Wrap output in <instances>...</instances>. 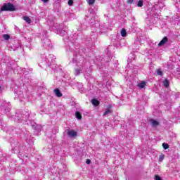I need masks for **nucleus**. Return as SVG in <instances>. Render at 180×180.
<instances>
[{"instance_id":"obj_14","label":"nucleus","mask_w":180,"mask_h":180,"mask_svg":"<svg viewBox=\"0 0 180 180\" xmlns=\"http://www.w3.org/2000/svg\"><path fill=\"white\" fill-rule=\"evenodd\" d=\"M54 92H55V95H56L58 98H61V96H63V94H61V91H60V89H55Z\"/></svg>"},{"instance_id":"obj_28","label":"nucleus","mask_w":180,"mask_h":180,"mask_svg":"<svg viewBox=\"0 0 180 180\" xmlns=\"http://www.w3.org/2000/svg\"><path fill=\"white\" fill-rule=\"evenodd\" d=\"M137 6H139V8H141V6H143V0L138 1Z\"/></svg>"},{"instance_id":"obj_10","label":"nucleus","mask_w":180,"mask_h":180,"mask_svg":"<svg viewBox=\"0 0 180 180\" xmlns=\"http://www.w3.org/2000/svg\"><path fill=\"white\" fill-rule=\"evenodd\" d=\"M57 34H60V36H65L67 34V32L65 30H61L60 28H56Z\"/></svg>"},{"instance_id":"obj_26","label":"nucleus","mask_w":180,"mask_h":180,"mask_svg":"<svg viewBox=\"0 0 180 180\" xmlns=\"http://www.w3.org/2000/svg\"><path fill=\"white\" fill-rule=\"evenodd\" d=\"M4 58H5L6 60H7L6 61L4 62V64H6H6H7V65H8V64L11 63V61L9 60V58H8V57H6V56H5Z\"/></svg>"},{"instance_id":"obj_22","label":"nucleus","mask_w":180,"mask_h":180,"mask_svg":"<svg viewBox=\"0 0 180 180\" xmlns=\"http://www.w3.org/2000/svg\"><path fill=\"white\" fill-rule=\"evenodd\" d=\"M96 32L97 33H103V27L101 26V27H99V28H96Z\"/></svg>"},{"instance_id":"obj_18","label":"nucleus","mask_w":180,"mask_h":180,"mask_svg":"<svg viewBox=\"0 0 180 180\" xmlns=\"http://www.w3.org/2000/svg\"><path fill=\"white\" fill-rule=\"evenodd\" d=\"M91 103L94 106H98L99 105V101L98 100H96V99L91 100Z\"/></svg>"},{"instance_id":"obj_6","label":"nucleus","mask_w":180,"mask_h":180,"mask_svg":"<svg viewBox=\"0 0 180 180\" xmlns=\"http://www.w3.org/2000/svg\"><path fill=\"white\" fill-rule=\"evenodd\" d=\"M1 11H8L9 12H13V11H15V6L11 3L4 4L1 8Z\"/></svg>"},{"instance_id":"obj_5","label":"nucleus","mask_w":180,"mask_h":180,"mask_svg":"<svg viewBox=\"0 0 180 180\" xmlns=\"http://www.w3.org/2000/svg\"><path fill=\"white\" fill-rule=\"evenodd\" d=\"M11 147L13 153H14L15 154L18 153V158H20V160H22V161H24V160H26V158H27V155H25V153H22V152H19L20 147L18 143H17L16 144L11 143Z\"/></svg>"},{"instance_id":"obj_16","label":"nucleus","mask_w":180,"mask_h":180,"mask_svg":"<svg viewBox=\"0 0 180 180\" xmlns=\"http://www.w3.org/2000/svg\"><path fill=\"white\" fill-rule=\"evenodd\" d=\"M137 86H139V88L141 89H143V88L146 86V82H141L139 84H138Z\"/></svg>"},{"instance_id":"obj_24","label":"nucleus","mask_w":180,"mask_h":180,"mask_svg":"<svg viewBox=\"0 0 180 180\" xmlns=\"http://www.w3.org/2000/svg\"><path fill=\"white\" fill-rule=\"evenodd\" d=\"M3 39H4V40H9V39H11V36L8 34H3Z\"/></svg>"},{"instance_id":"obj_35","label":"nucleus","mask_w":180,"mask_h":180,"mask_svg":"<svg viewBox=\"0 0 180 180\" xmlns=\"http://www.w3.org/2000/svg\"><path fill=\"white\" fill-rule=\"evenodd\" d=\"M86 162V164H91V160L87 159Z\"/></svg>"},{"instance_id":"obj_38","label":"nucleus","mask_w":180,"mask_h":180,"mask_svg":"<svg viewBox=\"0 0 180 180\" xmlns=\"http://www.w3.org/2000/svg\"><path fill=\"white\" fill-rule=\"evenodd\" d=\"M0 127L1 129H2V127H4V125H2V122L0 121Z\"/></svg>"},{"instance_id":"obj_17","label":"nucleus","mask_w":180,"mask_h":180,"mask_svg":"<svg viewBox=\"0 0 180 180\" xmlns=\"http://www.w3.org/2000/svg\"><path fill=\"white\" fill-rule=\"evenodd\" d=\"M121 36H122V37H126V36H127V32L124 28H122L121 30Z\"/></svg>"},{"instance_id":"obj_30","label":"nucleus","mask_w":180,"mask_h":180,"mask_svg":"<svg viewBox=\"0 0 180 180\" xmlns=\"http://www.w3.org/2000/svg\"><path fill=\"white\" fill-rule=\"evenodd\" d=\"M0 161L1 162H5V161H6V158H5V156L0 157Z\"/></svg>"},{"instance_id":"obj_36","label":"nucleus","mask_w":180,"mask_h":180,"mask_svg":"<svg viewBox=\"0 0 180 180\" xmlns=\"http://www.w3.org/2000/svg\"><path fill=\"white\" fill-rule=\"evenodd\" d=\"M18 98H23V94H20L19 96H18Z\"/></svg>"},{"instance_id":"obj_2","label":"nucleus","mask_w":180,"mask_h":180,"mask_svg":"<svg viewBox=\"0 0 180 180\" xmlns=\"http://www.w3.org/2000/svg\"><path fill=\"white\" fill-rule=\"evenodd\" d=\"M165 0H159L158 4L153 6L150 15L153 16V18H158V13H160L161 9L165 6V4H164V1Z\"/></svg>"},{"instance_id":"obj_29","label":"nucleus","mask_w":180,"mask_h":180,"mask_svg":"<svg viewBox=\"0 0 180 180\" xmlns=\"http://www.w3.org/2000/svg\"><path fill=\"white\" fill-rule=\"evenodd\" d=\"M138 0H128L127 4H137Z\"/></svg>"},{"instance_id":"obj_11","label":"nucleus","mask_w":180,"mask_h":180,"mask_svg":"<svg viewBox=\"0 0 180 180\" xmlns=\"http://www.w3.org/2000/svg\"><path fill=\"white\" fill-rule=\"evenodd\" d=\"M168 41V38L167 37H165L158 44L159 46H164V44H165V43H167Z\"/></svg>"},{"instance_id":"obj_39","label":"nucleus","mask_w":180,"mask_h":180,"mask_svg":"<svg viewBox=\"0 0 180 180\" xmlns=\"http://www.w3.org/2000/svg\"><path fill=\"white\" fill-rule=\"evenodd\" d=\"M2 92V86H0V94Z\"/></svg>"},{"instance_id":"obj_15","label":"nucleus","mask_w":180,"mask_h":180,"mask_svg":"<svg viewBox=\"0 0 180 180\" xmlns=\"http://www.w3.org/2000/svg\"><path fill=\"white\" fill-rule=\"evenodd\" d=\"M155 75H160V77H162L163 75L162 70H161V69H157L155 71Z\"/></svg>"},{"instance_id":"obj_21","label":"nucleus","mask_w":180,"mask_h":180,"mask_svg":"<svg viewBox=\"0 0 180 180\" xmlns=\"http://www.w3.org/2000/svg\"><path fill=\"white\" fill-rule=\"evenodd\" d=\"M163 85L164 86H165V88H168V86H169V82L168 81V79H165V81L163 82Z\"/></svg>"},{"instance_id":"obj_23","label":"nucleus","mask_w":180,"mask_h":180,"mask_svg":"<svg viewBox=\"0 0 180 180\" xmlns=\"http://www.w3.org/2000/svg\"><path fill=\"white\" fill-rule=\"evenodd\" d=\"M76 117L79 120H81L82 119V116L81 115V113L78 111L76 112Z\"/></svg>"},{"instance_id":"obj_8","label":"nucleus","mask_w":180,"mask_h":180,"mask_svg":"<svg viewBox=\"0 0 180 180\" xmlns=\"http://www.w3.org/2000/svg\"><path fill=\"white\" fill-rule=\"evenodd\" d=\"M67 134L70 139H75V137L77 136V131H75L74 129H68Z\"/></svg>"},{"instance_id":"obj_12","label":"nucleus","mask_w":180,"mask_h":180,"mask_svg":"<svg viewBox=\"0 0 180 180\" xmlns=\"http://www.w3.org/2000/svg\"><path fill=\"white\" fill-rule=\"evenodd\" d=\"M150 122L153 127H157V126L160 124V122H158V121L155 120L153 119L150 120Z\"/></svg>"},{"instance_id":"obj_40","label":"nucleus","mask_w":180,"mask_h":180,"mask_svg":"<svg viewBox=\"0 0 180 180\" xmlns=\"http://www.w3.org/2000/svg\"><path fill=\"white\" fill-rule=\"evenodd\" d=\"M1 11L0 10V12H1Z\"/></svg>"},{"instance_id":"obj_20","label":"nucleus","mask_w":180,"mask_h":180,"mask_svg":"<svg viewBox=\"0 0 180 180\" xmlns=\"http://www.w3.org/2000/svg\"><path fill=\"white\" fill-rule=\"evenodd\" d=\"M23 19L25 20V22H27V23H29V25H30V23H32V20H30V18L27 16H24Z\"/></svg>"},{"instance_id":"obj_13","label":"nucleus","mask_w":180,"mask_h":180,"mask_svg":"<svg viewBox=\"0 0 180 180\" xmlns=\"http://www.w3.org/2000/svg\"><path fill=\"white\" fill-rule=\"evenodd\" d=\"M20 117H22V115H13L11 117V119L14 120L15 122H20Z\"/></svg>"},{"instance_id":"obj_27","label":"nucleus","mask_w":180,"mask_h":180,"mask_svg":"<svg viewBox=\"0 0 180 180\" xmlns=\"http://www.w3.org/2000/svg\"><path fill=\"white\" fill-rule=\"evenodd\" d=\"M164 158H165V156L164 155H160L159 157V161L162 162V161H164Z\"/></svg>"},{"instance_id":"obj_32","label":"nucleus","mask_w":180,"mask_h":180,"mask_svg":"<svg viewBox=\"0 0 180 180\" xmlns=\"http://www.w3.org/2000/svg\"><path fill=\"white\" fill-rule=\"evenodd\" d=\"M72 4H74V1L72 0H69L68 1V5L70 6H72Z\"/></svg>"},{"instance_id":"obj_37","label":"nucleus","mask_w":180,"mask_h":180,"mask_svg":"<svg viewBox=\"0 0 180 180\" xmlns=\"http://www.w3.org/2000/svg\"><path fill=\"white\" fill-rule=\"evenodd\" d=\"M41 1H42V2H44V4L49 2V0H41Z\"/></svg>"},{"instance_id":"obj_34","label":"nucleus","mask_w":180,"mask_h":180,"mask_svg":"<svg viewBox=\"0 0 180 180\" xmlns=\"http://www.w3.org/2000/svg\"><path fill=\"white\" fill-rule=\"evenodd\" d=\"M155 23V22L154 20H152V22H150L149 25L153 26V25H154Z\"/></svg>"},{"instance_id":"obj_25","label":"nucleus","mask_w":180,"mask_h":180,"mask_svg":"<svg viewBox=\"0 0 180 180\" xmlns=\"http://www.w3.org/2000/svg\"><path fill=\"white\" fill-rule=\"evenodd\" d=\"M162 147L165 150H168V148H169V146L166 143H162Z\"/></svg>"},{"instance_id":"obj_31","label":"nucleus","mask_w":180,"mask_h":180,"mask_svg":"<svg viewBox=\"0 0 180 180\" xmlns=\"http://www.w3.org/2000/svg\"><path fill=\"white\" fill-rule=\"evenodd\" d=\"M89 5H94L95 4V0H87Z\"/></svg>"},{"instance_id":"obj_3","label":"nucleus","mask_w":180,"mask_h":180,"mask_svg":"<svg viewBox=\"0 0 180 180\" xmlns=\"http://www.w3.org/2000/svg\"><path fill=\"white\" fill-rule=\"evenodd\" d=\"M41 58L43 60L42 63H44V64L46 65V67H50V65H51V63L52 64H53L56 60V56H54V55H52V54H50V55L43 54L41 56Z\"/></svg>"},{"instance_id":"obj_33","label":"nucleus","mask_w":180,"mask_h":180,"mask_svg":"<svg viewBox=\"0 0 180 180\" xmlns=\"http://www.w3.org/2000/svg\"><path fill=\"white\" fill-rule=\"evenodd\" d=\"M155 180H162V179H161V177H160V176L156 175V176H155Z\"/></svg>"},{"instance_id":"obj_9","label":"nucleus","mask_w":180,"mask_h":180,"mask_svg":"<svg viewBox=\"0 0 180 180\" xmlns=\"http://www.w3.org/2000/svg\"><path fill=\"white\" fill-rule=\"evenodd\" d=\"M32 127L34 128V133L36 135L39 134V133L41 131V127L40 125L35 124Z\"/></svg>"},{"instance_id":"obj_1","label":"nucleus","mask_w":180,"mask_h":180,"mask_svg":"<svg viewBox=\"0 0 180 180\" xmlns=\"http://www.w3.org/2000/svg\"><path fill=\"white\" fill-rule=\"evenodd\" d=\"M63 40L67 45L66 50L73 54L72 61L73 64H76L75 68V75H79L82 72H85V67L82 65V63L84 62V57H85L86 49L84 48L79 49V44L76 41L77 39L72 37H64Z\"/></svg>"},{"instance_id":"obj_7","label":"nucleus","mask_w":180,"mask_h":180,"mask_svg":"<svg viewBox=\"0 0 180 180\" xmlns=\"http://www.w3.org/2000/svg\"><path fill=\"white\" fill-rule=\"evenodd\" d=\"M3 109H4L6 113H8L11 110V103H6V101H4L0 106V110L2 111Z\"/></svg>"},{"instance_id":"obj_4","label":"nucleus","mask_w":180,"mask_h":180,"mask_svg":"<svg viewBox=\"0 0 180 180\" xmlns=\"http://www.w3.org/2000/svg\"><path fill=\"white\" fill-rule=\"evenodd\" d=\"M41 41L45 49H48V50H50L51 47H53V44H51V41L47 37V31L44 30L42 37H41Z\"/></svg>"},{"instance_id":"obj_19","label":"nucleus","mask_w":180,"mask_h":180,"mask_svg":"<svg viewBox=\"0 0 180 180\" xmlns=\"http://www.w3.org/2000/svg\"><path fill=\"white\" fill-rule=\"evenodd\" d=\"M112 113V110L110 109H108L106 110L104 113H103V116H109V115H111Z\"/></svg>"}]
</instances>
